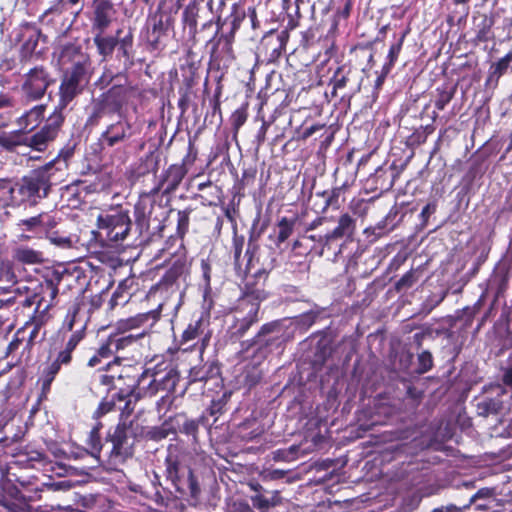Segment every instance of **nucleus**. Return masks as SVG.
<instances>
[{"label":"nucleus","instance_id":"nucleus-57","mask_svg":"<svg viewBox=\"0 0 512 512\" xmlns=\"http://www.w3.org/2000/svg\"><path fill=\"white\" fill-rule=\"evenodd\" d=\"M492 283L497 285L496 296L499 298L509 286V273L506 271L503 273L500 268L497 269L493 276Z\"/></svg>","mask_w":512,"mask_h":512},{"label":"nucleus","instance_id":"nucleus-2","mask_svg":"<svg viewBox=\"0 0 512 512\" xmlns=\"http://www.w3.org/2000/svg\"><path fill=\"white\" fill-rule=\"evenodd\" d=\"M326 222V218L315 219L304 234L307 242H315L314 245L316 249H320V254H323L325 248L330 250L336 242L342 239L351 240L356 230V219L348 213L342 214L338 218L335 227L316 231Z\"/></svg>","mask_w":512,"mask_h":512},{"label":"nucleus","instance_id":"nucleus-14","mask_svg":"<svg viewBox=\"0 0 512 512\" xmlns=\"http://www.w3.org/2000/svg\"><path fill=\"white\" fill-rule=\"evenodd\" d=\"M91 73V68L65 69L59 86V101H61V105H69L84 92L90 82Z\"/></svg>","mask_w":512,"mask_h":512},{"label":"nucleus","instance_id":"nucleus-50","mask_svg":"<svg viewBox=\"0 0 512 512\" xmlns=\"http://www.w3.org/2000/svg\"><path fill=\"white\" fill-rule=\"evenodd\" d=\"M433 131L434 127L432 125L420 127L408 137L407 144L411 147L419 146L426 142L428 136L432 134Z\"/></svg>","mask_w":512,"mask_h":512},{"label":"nucleus","instance_id":"nucleus-61","mask_svg":"<svg viewBox=\"0 0 512 512\" xmlns=\"http://www.w3.org/2000/svg\"><path fill=\"white\" fill-rule=\"evenodd\" d=\"M392 229L388 228V223L386 222V219L383 218L379 222H377L374 226H370L364 230V233L369 235H373L374 238L371 241H374L389 232H391Z\"/></svg>","mask_w":512,"mask_h":512},{"label":"nucleus","instance_id":"nucleus-23","mask_svg":"<svg viewBox=\"0 0 512 512\" xmlns=\"http://www.w3.org/2000/svg\"><path fill=\"white\" fill-rule=\"evenodd\" d=\"M60 60L63 64H70L68 68H91L88 54L82 51L80 45L68 43L62 46Z\"/></svg>","mask_w":512,"mask_h":512},{"label":"nucleus","instance_id":"nucleus-24","mask_svg":"<svg viewBox=\"0 0 512 512\" xmlns=\"http://www.w3.org/2000/svg\"><path fill=\"white\" fill-rule=\"evenodd\" d=\"M46 109L47 104L34 105L17 117L15 123L18 127H21L31 133L44 120Z\"/></svg>","mask_w":512,"mask_h":512},{"label":"nucleus","instance_id":"nucleus-63","mask_svg":"<svg viewBox=\"0 0 512 512\" xmlns=\"http://www.w3.org/2000/svg\"><path fill=\"white\" fill-rule=\"evenodd\" d=\"M87 444L91 448L90 455L98 461L102 449L100 434L90 431Z\"/></svg>","mask_w":512,"mask_h":512},{"label":"nucleus","instance_id":"nucleus-51","mask_svg":"<svg viewBox=\"0 0 512 512\" xmlns=\"http://www.w3.org/2000/svg\"><path fill=\"white\" fill-rule=\"evenodd\" d=\"M193 209L191 207H187L184 210H179L177 213L178 219H177V228H176V235L183 239V237L186 235L189 229V223H190V214L192 213Z\"/></svg>","mask_w":512,"mask_h":512},{"label":"nucleus","instance_id":"nucleus-19","mask_svg":"<svg viewBox=\"0 0 512 512\" xmlns=\"http://www.w3.org/2000/svg\"><path fill=\"white\" fill-rule=\"evenodd\" d=\"M187 174V169L184 164H173L161 176L159 183L150 191V195H155L161 190L163 195H168L174 192L183 178Z\"/></svg>","mask_w":512,"mask_h":512},{"label":"nucleus","instance_id":"nucleus-55","mask_svg":"<svg viewBox=\"0 0 512 512\" xmlns=\"http://www.w3.org/2000/svg\"><path fill=\"white\" fill-rule=\"evenodd\" d=\"M407 31H404L401 36L390 46L388 55H387V62L383 65L384 67H387L391 69L395 62L398 59L399 53L402 49V45L404 42V39L407 35Z\"/></svg>","mask_w":512,"mask_h":512},{"label":"nucleus","instance_id":"nucleus-22","mask_svg":"<svg viewBox=\"0 0 512 512\" xmlns=\"http://www.w3.org/2000/svg\"><path fill=\"white\" fill-rule=\"evenodd\" d=\"M497 389L499 390L497 397L489 398L478 403L477 407L480 415L487 416L489 414H499L510 411L512 394H508L500 386Z\"/></svg>","mask_w":512,"mask_h":512},{"label":"nucleus","instance_id":"nucleus-30","mask_svg":"<svg viewBox=\"0 0 512 512\" xmlns=\"http://www.w3.org/2000/svg\"><path fill=\"white\" fill-rule=\"evenodd\" d=\"M323 313V309L316 308L311 309L307 312H304L298 316L293 318H287L289 320V329L294 333L295 330H299L300 332H306L320 317Z\"/></svg>","mask_w":512,"mask_h":512},{"label":"nucleus","instance_id":"nucleus-20","mask_svg":"<svg viewBox=\"0 0 512 512\" xmlns=\"http://www.w3.org/2000/svg\"><path fill=\"white\" fill-rule=\"evenodd\" d=\"M234 36L229 35L226 31H220L219 34L214 37L212 36L207 39L206 45H211V58L215 61L226 60L231 61L234 59L232 44Z\"/></svg>","mask_w":512,"mask_h":512},{"label":"nucleus","instance_id":"nucleus-7","mask_svg":"<svg viewBox=\"0 0 512 512\" xmlns=\"http://www.w3.org/2000/svg\"><path fill=\"white\" fill-rule=\"evenodd\" d=\"M136 368L133 366H124L119 370L117 375L118 384L114 385L115 392L111 399H114L115 403L124 402L123 407H119L122 415H130L134 409L135 404L140 400L136 399L137 393H139L138 387L144 384L146 381L148 372H142L137 374Z\"/></svg>","mask_w":512,"mask_h":512},{"label":"nucleus","instance_id":"nucleus-64","mask_svg":"<svg viewBox=\"0 0 512 512\" xmlns=\"http://www.w3.org/2000/svg\"><path fill=\"white\" fill-rule=\"evenodd\" d=\"M446 297V292H442L439 295H430L426 301L422 304L421 312L429 314L435 307H437Z\"/></svg>","mask_w":512,"mask_h":512},{"label":"nucleus","instance_id":"nucleus-9","mask_svg":"<svg viewBox=\"0 0 512 512\" xmlns=\"http://www.w3.org/2000/svg\"><path fill=\"white\" fill-rule=\"evenodd\" d=\"M212 4V0H192L183 10L184 29L187 30L193 44L201 40V37H198L201 32L213 26V19H208L212 14Z\"/></svg>","mask_w":512,"mask_h":512},{"label":"nucleus","instance_id":"nucleus-58","mask_svg":"<svg viewBox=\"0 0 512 512\" xmlns=\"http://www.w3.org/2000/svg\"><path fill=\"white\" fill-rule=\"evenodd\" d=\"M201 273H202V279H203V287L205 294L209 293L211 291V279H212V272H213V266L209 258L202 259L201 260Z\"/></svg>","mask_w":512,"mask_h":512},{"label":"nucleus","instance_id":"nucleus-18","mask_svg":"<svg viewBox=\"0 0 512 512\" xmlns=\"http://www.w3.org/2000/svg\"><path fill=\"white\" fill-rule=\"evenodd\" d=\"M117 10L112 0L92 1V30L105 32L115 20Z\"/></svg>","mask_w":512,"mask_h":512},{"label":"nucleus","instance_id":"nucleus-5","mask_svg":"<svg viewBox=\"0 0 512 512\" xmlns=\"http://www.w3.org/2000/svg\"><path fill=\"white\" fill-rule=\"evenodd\" d=\"M61 180L62 178L57 173L44 164L25 175L12 191H17L22 201L35 204L39 200L47 198L52 187L60 183Z\"/></svg>","mask_w":512,"mask_h":512},{"label":"nucleus","instance_id":"nucleus-34","mask_svg":"<svg viewBox=\"0 0 512 512\" xmlns=\"http://www.w3.org/2000/svg\"><path fill=\"white\" fill-rule=\"evenodd\" d=\"M475 40L478 42H487L493 37L491 28L493 26L492 18L485 14H478L473 18Z\"/></svg>","mask_w":512,"mask_h":512},{"label":"nucleus","instance_id":"nucleus-4","mask_svg":"<svg viewBox=\"0 0 512 512\" xmlns=\"http://www.w3.org/2000/svg\"><path fill=\"white\" fill-rule=\"evenodd\" d=\"M172 209L166 210L155 200H140L134 206L136 230L146 241H154L163 237L165 221Z\"/></svg>","mask_w":512,"mask_h":512},{"label":"nucleus","instance_id":"nucleus-1","mask_svg":"<svg viewBox=\"0 0 512 512\" xmlns=\"http://www.w3.org/2000/svg\"><path fill=\"white\" fill-rule=\"evenodd\" d=\"M287 318L273 320L263 324L257 333L249 340L241 343L246 350L253 349L258 359H266L276 351L284 349L287 342L293 339Z\"/></svg>","mask_w":512,"mask_h":512},{"label":"nucleus","instance_id":"nucleus-29","mask_svg":"<svg viewBox=\"0 0 512 512\" xmlns=\"http://www.w3.org/2000/svg\"><path fill=\"white\" fill-rule=\"evenodd\" d=\"M123 32L122 29L116 31L115 36H105V32H96L93 42L97 47L98 53L106 60L108 57H112L113 52L118 44V37Z\"/></svg>","mask_w":512,"mask_h":512},{"label":"nucleus","instance_id":"nucleus-59","mask_svg":"<svg viewBox=\"0 0 512 512\" xmlns=\"http://www.w3.org/2000/svg\"><path fill=\"white\" fill-rule=\"evenodd\" d=\"M262 379V371L258 366L247 367L244 371V383L248 388L256 386Z\"/></svg>","mask_w":512,"mask_h":512},{"label":"nucleus","instance_id":"nucleus-38","mask_svg":"<svg viewBox=\"0 0 512 512\" xmlns=\"http://www.w3.org/2000/svg\"><path fill=\"white\" fill-rule=\"evenodd\" d=\"M24 28L31 30V34L29 37L24 41L22 47H21V53L24 57L31 56L39 42L40 38L45 39L46 36H44L41 32V30L34 24L30 22H26L23 25Z\"/></svg>","mask_w":512,"mask_h":512},{"label":"nucleus","instance_id":"nucleus-6","mask_svg":"<svg viewBox=\"0 0 512 512\" xmlns=\"http://www.w3.org/2000/svg\"><path fill=\"white\" fill-rule=\"evenodd\" d=\"M132 226L129 212L125 210L103 213L97 218V238L102 247L116 248L128 237Z\"/></svg>","mask_w":512,"mask_h":512},{"label":"nucleus","instance_id":"nucleus-47","mask_svg":"<svg viewBox=\"0 0 512 512\" xmlns=\"http://www.w3.org/2000/svg\"><path fill=\"white\" fill-rule=\"evenodd\" d=\"M294 225L295 220L288 219L287 217H282L278 222V234L275 242L278 247L292 235Z\"/></svg>","mask_w":512,"mask_h":512},{"label":"nucleus","instance_id":"nucleus-54","mask_svg":"<svg viewBox=\"0 0 512 512\" xmlns=\"http://www.w3.org/2000/svg\"><path fill=\"white\" fill-rule=\"evenodd\" d=\"M202 326L203 322L201 319L196 320L194 323H190L182 334L181 343L185 344L197 338H200L201 335L203 334Z\"/></svg>","mask_w":512,"mask_h":512},{"label":"nucleus","instance_id":"nucleus-3","mask_svg":"<svg viewBox=\"0 0 512 512\" xmlns=\"http://www.w3.org/2000/svg\"><path fill=\"white\" fill-rule=\"evenodd\" d=\"M266 298L267 293L264 289L246 285V291L239 301L234 321L229 328L231 340H240L253 325L259 322L260 303Z\"/></svg>","mask_w":512,"mask_h":512},{"label":"nucleus","instance_id":"nucleus-60","mask_svg":"<svg viewBox=\"0 0 512 512\" xmlns=\"http://www.w3.org/2000/svg\"><path fill=\"white\" fill-rule=\"evenodd\" d=\"M418 367L416 372L424 374L433 368V357L430 351L424 350L417 356Z\"/></svg>","mask_w":512,"mask_h":512},{"label":"nucleus","instance_id":"nucleus-42","mask_svg":"<svg viewBox=\"0 0 512 512\" xmlns=\"http://www.w3.org/2000/svg\"><path fill=\"white\" fill-rule=\"evenodd\" d=\"M353 74L354 72L349 67H338L330 80V84L333 86L332 94L336 95L338 90L346 88Z\"/></svg>","mask_w":512,"mask_h":512},{"label":"nucleus","instance_id":"nucleus-11","mask_svg":"<svg viewBox=\"0 0 512 512\" xmlns=\"http://www.w3.org/2000/svg\"><path fill=\"white\" fill-rule=\"evenodd\" d=\"M143 372H148V375L144 384L138 387L136 399L152 398L159 392L173 393L180 378L179 372L173 367L165 369L164 373L156 368Z\"/></svg>","mask_w":512,"mask_h":512},{"label":"nucleus","instance_id":"nucleus-21","mask_svg":"<svg viewBox=\"0 0 512 512\" xmlns=\"http://www.w3.org/2000/svg\"><path fill=\"white\" fill-rule=\"evenodd\" d=\"M134 36L131 29L123 36L118 37L116 50L117 68L121 71H128L134 65Z\"/></svg>","mask_w":512,"mask_h":512},{"label":"nucleus","instance_id":"nucleus-10","mask_svg":"<svg viewBox=\"0 0 512 512\" xmlns=\"http://www.w3.org/2000/svg\"><path fill=\"white\" fill-rule=\"evenodd\" d=\"M55 83L46 68L37 66L30 69L23 78L20 87L21 100L24 105L41 100L47 92V89Z\"/></svg>","mask_w":512,"mask_h":512},{"label":"nucleus","instance_id":"nucleus-15","mask_svg":"<svg viewBox=\"0 0 512 512\" xmlns=\"http://www.w3.org/2000/svg\"><path fill=\"white\" fill-rule=\"evenodd\" d=\"M245 256L247 257L245 273L251 274L258 281H265L277 266V252L270 246L260 247L253 254Z\"/></svg>","mask_w":512,"mask_h":512},{"label":"nucleus","instance_id":"nucleus-27","mask_svg":"<svg viewBox=\"0 0 512 512\" xmlns=\"http://www.w3.org/2000/svg\"><path fill=\"white\" fill-rule=\"evenodd\" d=\"M165 473L166 478L175 487L178 479H182L183 476L189 474L192 469L185 465L177 454L169 453L165 459Z\"/></svg>","mask_w":512,"mask_h":512},{"label":"nucleus","instance_id":"nucleus-16","mask_svg":"<svg viewBox=\"0 0 512 512\" xmlns=\"http://www.w3.org/2000/svg\"><path fill=\"white\" fill-rule=\"evenodd\" d=\"M134 432L131 424L119 423L113 433H109L107 440L112 443L111 456L127 458L132 455Z\"/></svg>","mask_w":512,"mask_h":512},{"label":"nucleus","instance_id":"nucleus-31","mask_svg":"<svg viewBox=\"0 0 512 512\" xmlns=\"http://www.w3.org/2000/svg\"><path fill=\"white\" fill-rule=\"evenodd\" d=\"M74 153L75 144H67L61 148L57 156L47 162L46 165L62 178L65 171L68 169V162L73 157Z\"/></svg>","mask_w":512,"mask_h":512},{"label":"nucleus","instance_id":"nucleus-44","mask_svg":"<svg viewBox=\"0 0 512 512\" xmlns=\"http://www.w3.org/2000/svg\"><path fill=\"white\" fill-rule=\"evenodd\" d=\"M44 235L46 239L50 241L51 244L62 248L69 249L73 246V240L70 235H66L65 233L60 232L59 230H50L45 229Z\"/></svg>","mask_w":512,"mask_h":512},{"label":"nucleus","instance_id":"nucleus-33","mask_svg":"<svg viewBox=\"0 0 512 512\" xmlns=\"http://www.w3.org/2000/svg\"><path fill=\"white\" fill-rule=\"evenodd\" d=\"M67 106L68 105H61V101L58 100L53 112L49 115L45 124L42 126V128L50 133L55 139L58 137L63 127L65 121L64 110Z\"/></svg>","mask_w":512,"mask_h":512},{"label":"nucleus","instance_id":"nucleus-32","mask_svg":"<svg viewBox=\"0 0 512 512\" xmlns=\"http://www.w3.org/2000/svg\"><path fill=\"white\" fill-rule=\"evenodd\" d=\"M220 375V367L216 363H205L202 366L192 367L189 371V384L206 382Z\"/></svg>","mask_w":512,"mask_h":512},{"label":"nucleus","instance_id":"nucleus-36","mask_svg":"<svg viewBox=\"0 0 512 512\" xmlns=\"http://www.w3.org/2000/svg\"><path fill=\"white\" fill-rule=\"evenodd\" d=\"M175 490L181 495H190L192 498H197L201 492L200 485L193 471L186 474L182 479H178Z\"/></svg>","mask_w":512,"mask_h":512},{"label":"nucleus","instance_id":"nucleus-43","mask_svg":"<svg viewBox=\"0 0 512 512\" xmlns=\"http://www.w3.org/2000/svg\"><path fill=\"white\" fill-rule=\"evenodd\" d=\"M14 257L17 261L24 264H38L44 261V256L41 251L29 247L17 248Z\"/></svg>","mask_w":512,"mask_h":512},{"label":"nucleus","instance_id":"nucleus-48","mask_svg":"<svg viewBox=\"0 0 512 512\" xmlns=\"http://www.w3.org/2000/svg\"><path fill=\"white\" fill-rule=\"evenodd\" d=\"M19 225L25 226V230L35 232L39 236L44 234L47 227V223L43 218V215L23 219L20 221Z\"/></svg>","mask_w":512,"mask_h":512},{"label":"nucleus","instance_id":"nucleus-12","mask_svg":"<svg viewBox=\"0 0 512 512\" xmlns=\"http://www.w3.org/2000/svg\"><path fill=\"white\" fill-rule=\"evenodd\" d=\"M137 134V128L127 116H121L110 122L98 138L102 151L125 146Z\"/></svg>","mask_w":512,"mask_h":512},{"label":"nucleus","instance_id":"nucleus-13","mask_svg":"<svg viewBox=\"0 0 512 512\" xmlns=\"http://www.w3.org/2000/svg\"><path fill=\"white\" fill-rule=\"evenodd\" d=\"M126 100L127 89L123 85H113L94 104L90 121L97 124L101 118L106 116L117 115V118L126 116L123 113Z\"/></svg>","mask_w":512,"mask_h":512},{"label":"nucleus","instance_id":"nucleus-25","mask_svg":"<svg viewBox=\"0 0 512 512\" xmlns=\"http://www.w3.org/2000/svg\"><path fill=\"white\" fill-rule=\"evenodd\" d=\"M245 18L246 11L239 5L233 4L231 6V12L228 16H226L224 19L221 17L217 18L214 37H216L220 31H225L226 26H229V30L226 31V33L234 36L235 32L239 29Z\"/></svg>","mask_w":512,"mask_h":512},{"label":"nucleus","instance_id":"nucleus-17","mask_svg":"<svg viewBox=\"0 0 512 512\" xmlns=\"http://www.w3.org/2000/svg\"><path fill=\"white\" fill-rule=\"evenodd\" d=\"M165 424L169 425V427L172 428L175 433L178 432L185 434L186 436L191 437L194 443H197L199 428L201 426L204 428L208 427V418L204 415H201L198 418L192 419L189 418L185 413H179L174 417L169 418Z\"/></svg>","mask_w":512,"mask_h":512},{"label":"nucleus","instance_id":"nucleus-8","mask_svg":"<svg viewBox=\"0 0 512 512\" xmlns=\"http://www.w3.org/2000/svg\"><path fill=\"white\" fill-rule=\"evenodd\" d=\"M174 22L175 19L170 13L160 10L147 18L141 36L149 51H162L167 46Z\"/></svg>","mask_w":512,"mask_h":512},{"label":"nucleus","instance_id":"nucleus-40","mask_svg":"<svg viewBox=\"0 0 512 512\" xmlns=\"http://www.w3.org/2000/svg\"><path fill=\"white\" fill-rule=\"evenodd\" d=\"M86 195L90 192L89 187L82 180H76L65 186L62 197H66L69 203H79L82 201V194Z\"/></svg>","mask_w":512,"mask_h":512},{"label":"nucleus","instance_id":"nucleus-46","mask_svg":"<svg viewBox=\"0 0 512 512\" xmlns=\"http://www.w3.org/2000/svg\"><path fill=\"white\" fill-rule=\"evenodd\" d=\"M160 316L157 310H151L146 313H141L127 320L126 326L129 329L140 327L148 322L154 323Z\"/></svg>","mask_w":512,"mask_h":512},{"label":"nucleus","instance_id":"nucleus-53","mask_svg":"<svg viewBox=\"0 0 512 512\" xmlns=\"http://www.w3.org/2000/svg\"><path fill=\"white\" fill-rule=\"evenodd\" d=\"M130 297L131 294L127 291V286L124 283L119 284L110 298V308L114 309L118 305H125Z\"/></svg>","mask_w":512,"mask_h":512},{"label":"nucleus","instance_id":"nucleus-49","mask_svg":"<svg viewBox=\"0 0 512 512\" xmlns=\"http://www.w3.org/2000/svg\"><path fill=\"white\" fill-rule=\"evenodd\" d=\"M13 107V99L7 94H0V128H5L11 121V113L7 111Z\"/></svg>","mask_w":512,"mask_h":512},{"label":"nucleus","instance_id":"nucleus-52","mask_svg":"<svg viewBox=\"0 0 512 512\" xmlns=\"http://www.w3.org/2000/svg\"><path fill=\"white\" fill-rule=\"evenodd\" d=\"M120 363V358L115 357L113 361L105 362L101 357L95 353L87 362V366L91 368H97L99 371H113L114 368L118 367Z\"/></svg>","mask_w":512,"mask_h":512},{"label":"nucleus","instance_id":"nucleus-45","mask_svg":"<svg viewBox=\"0 0 512 512\" xmlns=\"http://www.w3.org/2000/svg\"><path fill=\"white\" fill-rule=\"evenodd\" d=\"M145 335V332L140 333H122V334H114L110 335L111 339H113V343L117 351L123 350L127 348L128 346L134 344L137 342L140 338H142Z\"/></svg>","mask_w":512,"mask_h":512},{"label":"nucleus","instance_id":"nucleus-28","mask_svg":"<svg viewBox=\"0 0 512 512\" xmlns=\"http://www.w3.org/2000/svg\"><path fill=\"white\" fill-rule=\"evenodd\" d=\"M28 132L27 130L19 127L10 133L0 135V147L7 152H15L18 147H28Z\"/></svg>","mask_w":512,"mask_h":512},{"label":"nucleus","instance_id":"nucleus-56","mask_svg":"<svg viewBox=\"0 0 512 512\" xmlns=\"http://www.w3.org/2000/svg\"><path fill=\"white\" fill-rule=\"evenodd\" d=\"M405 214L406 212L402 207L394 205L384 217L388 223V228H391L393 231L398 227V225L403 221Z\"/></svg>","mask_w":512,"mask_h":512},{"label":"nucleus","instance_id":"nucleus-37","mask_svg":"<svg viewBox=\"0 0 512 512\" xmlns=\"http://www.w3.org/2000/svg\"><path fill=\"white\" fill-rule=\"evenodd\" d=\"M254 508L265 512L281 503V497L278 490H272L270 494H254L250 497Z\"/></svg>","mask_w":512,"mask_h":512},{"label":"nucleus","instance_id":"nucleus-39","mask_svg":"<svg viewBox=\"0 0 512 512\" xmlns=\"http://www.w3.org/2000/svg\"><path fill=\"white\" fill-rule=\"evenodd\" d=\"M55 138L42 127L34 134H28V147L37 152H44Z\"/></svg>","mask_w":512,"mask_h":512},{"label":"nucleus","instance_id":"nucleus-41","mask_svg":"<svg viewBox=\"0 0 512 512\" xmlns=\"http://www.w3.org/2000/svg\"><path fill=\"white\" fill-rule=\"evenodd\" d=\"M187 273V267L185 262L176 261L172 266L165 272L162 277L161 283L169 287L177 283L180 278L185 279Z\"/></svg>","mask_w":512,"mask_h":512},{"label":"nucleus","instance_id":"nucleus-35","mask_svg":"<svg viewBox=\"0 0 512 512\" xmlns=\"http://www.w3.org/2000/svg\"><path fill=\"white\" fill-rule=\"evenodd\" d=\"M175 490L181 495H190L192 498H197L201 492L200 485L193 471L186 474L182 479H178Z\"/></svg>","mask_w":512,"mask_h":512},{"label":"nucleus","instance_id":"nucleus-62","mask_svg":"<svg viewBox=\"0 0 512 512\" xmlns=\"http://www.w3.org/2000/svg\"><path fill=\"white\" fill-rule=\"evenodd\" d=\"M418 278L414 270H410L405 273L396 283L395 288L397 291H402L411 288Z\"/></svg>","mask_w":512,"mask_h":512},{"label":"nucleus","instance_id":"nucleus-26","mask_svg":"<svg viewBox=\"0 0 512 512\" xmlns=\"http://www.w3.org/2000/svg\"><path fill=\"white\" fill-rule=\"evenodd\" d=\"M62 278L63 274L54 270L49 277L45 278L44 283L41 285L44 296L39 299L37 295H35L33 299L27 298L24 305L31 306L32 304L37 303V309H39L45 296H48L50 301H53L58 295V285L62 281Z\"/></svg>","mask_w":512,"mask_h":512}]
</instances>
